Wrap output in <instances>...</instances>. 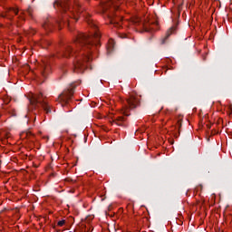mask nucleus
<instances>
[{
	"label": "nucleus",
	"mask_w": 232,
	"mask_h": 232,
	"mask_svg": "<svg viewBox=\"0 0 232 232\" xmlns=\"http://www.w3.org/2000/svg\"><path fill=\"white\" fill-rule=\"evenodd\" d=\"M53 6L63 12L65 19L70 17L74 21H78L79 17H85L89 26L93 30V34L79 33L74 40L75 49L73 50L71 45H65L63 51V57H71V55L74 57V72L82 73L88 67V63L92 61V50L99 44L101 32H99L97 24L90 19V14L84 12V9L77 2L72 5L70 0L56 1Z\"/></svg>",
	"instance_id": "nucleus-1"
},
{
	"label": "nucleus",
	"mask_w": 232,
	"mask_h": 232,
	"mask_svg": "<svg viewBox=\"0 0 232 232\" xmlns=\"http://www.w3.org/2000/svg\"><path fill=\"white\" fill-rule=\"evenodd\" d=\"M122 0H107L102 3V10L103 14H107L111 24H113L116 28H122V24H126V20L119 16L115 12L119 10V5Z\"/></svg>",
	"instance_id": "nucleus-2"
},
{
	"label": "nucleus",
	"mask_w": 232,
	"mask_h": 232,
	"mask_svg": "<svg viewBox=\"0 0 232 232\" xmlns=\"http://www.w3.org/2000/svg\"><path fill=\"white\" fill-rule=\"evenodd\" d=\"M29 101V110H37V108L42 107L46 113L52 111V106L48 103V101L44 98V95L42 92L39 94H32Z\"/></svg>",
	"instance_id": "nucleus-3"
},
{
	"label": "nucleus",
	"mask_w": 232,
	"mask_h": 232,
	"mask_svg": "<svg viewBox=\"0 0 232 232\" xmlns=\"http://www.w3.org/2000/svg\"><path fill=\"white\" fill-rule=\"evenodd\" d=\"M137 26L139 32H157L159 30V22L153 20H144L140 21V19L137 18L136 20H132Z\"/></svg>",
	"instance_id": "nucleus-4"
},
{
	"label": "nucleus",
	"mask_w": 232,
	"mask_h": 232,
	"mask_svg": "<svg viewBox=\"0 0 232 232\" xmlns=\"http://www.w3.org/2000/svg\"><path fill=\"white\" fill-rule=\"evenodd\" d=\"M137 106H139V98L131 94L129 99L122 101V108L118 111V113L128 117L130 115V111L137 108Z\"/></svg>",
	"instance_id": "nucleus-5"
},
{
	"label": "nucleus",
	"mask_w": 232,
	"mask_h": 232,
	"mask_svg": "<svg viewBox=\"0 0 232 232\" xmlns=\"http://www.w3.org/2000/svg\"><path fill=\"white\" fill-rule=\"evenodd\" d=\"M73 97V87H71L63 91V94H60L58 101L63 104H68V101Z\"/></svg>",
	"instance_id": "nucleus-6"
},
{
	"label": "nucleus",
	"mask_w": 232,
	"mask_h": 232,
	"mask_svg": "<svg viewBox=\"0 0 232 232\" xmlns=\"http://www.w3.org/2000/svg\"><path fill=\"white\" fill-rule=\"evenodd\" d=\"M59 23H61L59 20H55L53 18H50L48 19L44 24V28L45 30H49L52 31V29L53 28V26H55V24H59Z\"/></svg>",
	"instance_id": "nucleus-7"
},
{
	"label": "nucleus",
	"mask_w": 232,
	"mask_h": 232,
	"mask_svg": "<svg viewBox=\"0 0 232 232\" xmlns=\"http://www.w3.org/2000/svg\"><path fill=\"white\" fill-rule=\"evenodd\" d=\"M51 66L50 63L44 62L42 64V76L46 77V74L50 72Z\"/></svg>",
	"instance_id": "nucleus-8"
},
{
	"label": "nucleus",
	"mask_w": 232,
	"mask_h": 232,
	"mask_svg": "<svg viewBox=\"0 0 232 232\" xmlns=\"http://www.w3.org/2000/svg\"><path fill=\"white\" fill-rule=\"evenodd\" d=\"M113 48H115V40L114 39H109L108 44H107V53H111L113 52Z\"/></svg>",
	"instance_id": "nucleus-9"
},
{
	"label": "nucleus",
	"mask_w": 232,
	"mask_h": 232,
	"mask_svg": "<svg viewBox=\"0 0 232 232\" xmlns=\"http://www.w3.org/2000/svg\"><path fill=\"white\" fill-rule=\"evenodd\" d=\"M113 122H115V124H117L118 126H121L122 122H124V117L123 116H117L114 115L112 118Z\"/></svg>",
	"instance_id": "nucleus-10"
},
{
	"label": "nucleus",
	"mask_w": 232,
	"mask_h": 232,
	"mask_svg": "<svg viewBox=\"0 0 232 232\" xmlns=\"http://www.w3.org/2000/svg\"><path fill=\"white\" fill-rule=\"evenodd\" d=\"M10 14H14V15H17V14H19V10L17 8H10L9 12L5 14V17H7V19H12V16H10Z\"/></svg>",
	"instance_id": "nucleus-11"
},
{
	"label": "nucleus",
	"mask_w": 232,
	"mask_h": 232,
	"mask_svg": "<svg viewBox=\"0 0 232 232\" xmlns=\"http://www.w3.org/2000/svg\"><path fill=\"white\" fill-rule=\"evenodd\" d=\"M182 119H183L182 115L178 116V119H177L178 128H180L182 126Z\"/></svg>",
	"instance_id": "nucleus-12"
},
{
	"label": "nucleus",
	"mask_w": 232,
	"mask_h": 232,
	"mask_svg": "<svg viewBox=\"0 0 232 232\" xmlns=\"http://www.w3.org/2000/svg\"><path fill=\"white\" fill-rule=\"evenodd\" d=\"M174 33H175V27L170 28V29L167 32V34H166L165 39H168V38L169 37V35H171V34H174Z\"/></svg>",
	"instance_id": "nucleus-13"
},
{
	"label": "nucleus",
	"mask_w": 232,
	"mask_h": 232,
	"mask_svg": "<svg viewBox=\"0 0 232 232\" xmlns=\"http://www.w3.org/2000/svg\"><path fill=\"white\" fill-rule=\"evenodd\" d=\"M64 224H66V220L63 219V220H60L58 221L57 225L60 227H63V226H64Z\"/></svg>",
	"instance_id": "nucleus-14"
},
{
	"label": "nucleus",
	"mask_w": 232,
	"mask_h": 232,
	"mask_svg": "<svg viewBox=\"0 0 232 232\" xmlns=\"http://www.w3.org/2000/svg\"><path fill=\"white\" fill-rule=\"evenodd\" d=\"M164 43H166V40H163V41H162V44H164Z\"/></svg>",
	"instance_id": "nucleus-15"
}]
</instances>
